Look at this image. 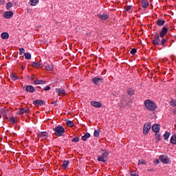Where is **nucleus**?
I'll return each instance as SVG.
<instances>
[{"mask_svg":"<svg viewBox=\"0 0 176 176\" xmlns=\"http://www.w3.org/2000/svg\"><path fill=\"white\" fill-rule=\"evenodd\" d=\"M144 105L148 111H155V109L157 108L156 103L151 100H146L144 101Z\"/></svg>","mask_w":176,"mask_h":176,"instance_id":"f257e3e1","label":"nucleus"},{"mask_svg":"<svg viewBox=\"0 0 176 176\" xmlns=\"http://www.w3.org/2000/svg\"><path fill=\"white\" fill-rule=\"evenodd\" d=\"M53 130L56 137H61L64 135V133H65V129L61 125H58V126H56L55 128L53 129Z\"/></svg>","mask_w":176,"mask_h":176,"instance_id":"f03ea898","label":"nucleus"},{"mask_svg":"<svg viewBox=\"0 0 176 176\" xmlns=\"http://www.w3.org/2000/svg\"><path fill=\"white\" fill-rule=\"evenodd\" d=\"M152 43L153 46H157L160 45V35L158 33H156L154 35V37L152 39Z\"/></svg>","mask_w":176,"mask_h":176,"instance_id":"7ed1b4c3","label":"nucleus"},{"mask_svg":"<svg viewBox=\"0 0 176 176\" xmlns=\"http://www.w3.org/2000/svg\"><path fill=\"white\" fill-rule=\"evenodd\" d=\"M91 82H93L94 85H101V83L104 82V78H100V76H96L91 79Z\"/></svg>","mask_w":176,"mask_h":176,"instance_id":"20e7f679","label":"nucleus"},{"mask_svg":"<svg viewBox=\"0 0 176 176\" xmlns=\"http://www.w3.org/2000/svg\"><path fill=\"white\" fill-rule=\"evenodd\" d=\"M151 127L152 126H151L150 122H146L144 124V127H143V133L145 135H146V134H148V133H149Z\"/></svg>","mask_w":176,"mask_h":176,"instance_id":"39448f33","label":"nucleus"},{"mask_svg":"<svg viewBox=\"0 0 176 176\" xmlns=\"http://www.w3.org/2000/svg\"><path fill=\"white\" fill-rule=\"evenodd\" d=\"M98 17H99L100 20L105 21V20H108V19H109V15L107 12H104V13L100 12V14H98Z\"/></svg>","mask_w":176,"mask_h":176,"instance_id":"423d86ee","label":"nucleus"},{"mask_svg":"<svg viewBox=\"0 0 176 176\" xmlns=\"http://www.w3.org/2000/svg\"><path fill=\"white\" fill-rule=\"evenodd\" d=\"M160 160L164 164H168L170 162V160L168 159V157L166 155H162L160 156Z\"/></svg>","mask_w":176,"mask_h":176,"instance_id":"0eeeda50","label":"nucleus"},{"mask_svg":"<svg viewBox=\"0 0 176 176\" xmlns=\"http://www.w3.org/2000/svg\"><path fill=\"white\" fill-rule=\"evenodd\" d=\"M4 19H12L13 17V12L12 11H6L3 13Z\"/></svg>","mask_w":176,"mask_h":176,"instance_id":"6e6552de","label":"nucleus"},{"mask_svg":"<svg viewBox=\"0 0 176 176\" xmlns=\"http://www.w3.org/2000/svg\"><path fill=\"white\" fill-rule=\"evenodd\" d=\"M90 104L92 107H94V108H101V107H102L101 102L97 101H91Z\"/></svg>","mask_w":176,"mask_h":176,"instance_id":"1a4fd4ad","label":"nucleus"},{"mask_svg":"<svg viewBox=\"0 0 176 176\" xmlns=\"http://www.w3.org/2000/svg\"><path fill=\"white\" fill-rule=\"evenodd\" d=\"M168 32V29H167V28L166 27L162 28V30L160 33V38H164V36L166 35V34H167Z\"/></svg>","mask_w":176,"mask_h":176,"instance_id":"9d476101","label":"nucleus"},{"mask_svg":"<svg viewBox=\"0 0 176 176\" xmlns=\"http://www.w3.org/2000/svg\"><path fill=\"white\" fill-rule=\"evenodd\" d=\"M25 90L28 93H35V88L32 85H27Z\"/></svg>","mask_w":176,"mask_h":176,"instance_id":"9b49d317","label":"nucleus"},{"mask_svg":"<svg viewBox=\"0 0 176 176\" xmlns=\"http://www.w3.org/2000/svg\"><path fill=\"white\" fill-rule=\"evenodd\" d=\"M101 157H104L107 160V157H108L109 155V152L107 151L106 150H101L100 151Z\"/></svg>","mask_w":176,"mask_h":176,"instance_id":"f8f14e48","label":"nucleus"},{"mask_svg":"<svg viewBox=\"0 0 176 176\" xmlns=\"http://www.w3.org/2000/svg\"><path fill=\"white\" fill-rule=\"evenodd\" d=\"M152 130L154 133H159L160 131V125L155 124L152 126Z\"/></svg>","mask_w":176,"mask_h":176,"instance_id":"ddd939ff","label":"nucleus"},{"mask_svg":"<svg viewBox=\"0 0 176 176\" xmlns=\"http://www.w3.org/2000/svg\"><path fill=\"white\" fill-rule=\"evenodd\" d=\"M38 137L43 138V140H46V138H47V132H40L38 134Z\"/></svg>","mask_w":176,"mask_h":176,"instance_id":"4468645a","label":"nucleus"},{"mask_svg":"<svg viewBox=\"0 0 176 176\" xmlns=\"http://www.w3.org/2000/svg\"><path fill=\"white\" fill-rule=\"evenodd\" d=\"M34 105H45V100H36L33 101Z\"/></svg>","mask_w":176,"mask_h":176,"instance_id":"2eb2a0df","label":"nucleus"},{"mask_svg":"<svg viewBox=\"0 0 176 176\" xmlns=\"http://www.w3.org/2000/svg\"><path fill=\"white\" fill-rule=\"evenodd\" d=\"M33 68H42L43 67V65L39 62L37 63H32V64Z\"/></svg>","mask_w":176,"mask_h":176,"instance_id":"dca6fc26","label":"nucleus"},{"mask_svg":"<svg viewBox=\"0 0 176 176\" xmlns=\"http://www.w3.org/2000/svg\"><path fill=\"white\" fill-rule=\"evenodd\" d=\"M56 93H58V96H65V91L61 88L56 89Z\"/></svg>","mask_w":176,"mask_h":176,"instance_id":"f3484780","label":"nucleus"},{"mask_svg":"<svg viewBox=\"0 0 176 176\" xmlns=\"http://www.w3.org/2000/svg\"><path fill=\"white\" fill-rule=\"evenodd\" d=\"M166 23V21H164V19H158L156 21V24L159 25V27H162V25H164V24Z\"/></svg>","mask_w":176,"mask_h":176,"instance_id":"a211bd4d","label":"nucleus"},{"mask_svg":"<svg viewBox=\"0 0 176 176\" xmlns=\"http://www.w3.org/2000/svg\"><path fill=\"white\" fill-rule=\"evenodd\" d=\"M30 6H36L39 3V0H30Z\"/></svg>","mask_w":176,"mask_h":176,"instance_id":"6ab92c4d","label":"nucleus"},{"mask_svg":"<svg viewBox=\"0 0 176 176\" xmlns=\"http://www.w3.org/2000/svg\"><path fill=\"white\" fill-rule=\"evenodd\" d=\"M1 115H5L6 113H9V110L6 109V107H3L0 109Z\"/></svg>","mask_w":176,"mask_h":176,"instance_id":"aec40b11","label":"nucleus"},{"mask_svg":"<svg viewBox=\"0 0 176 176\" xmlns=\"http://www.w3.org/2000/svg\"><path fill=\"white\" fill-rule=\"evenodd\" d=\"M170 144H173V145H176V135H173L170 138Z\"/></svg>","mask_w":176,"mask_h":176,"instance_id":"412c9836","label":"nucleus"},{"mask_svg":"<svg viewBox=\"0 0 176 176\" xmlns=\"http://www.w3.org/2000/svg\"><path fill=\"white\" fill-rule=\"evenodd\" d=\"M149 5V2L148 1L142 0V8H148V6Z\"/></svg>","mask_w":176,"mask_h":176,"instance_id":"4be33fe9","label":"nucleus"},{"mask_svg":"<svg viewBox=\"0 0 176 176\" xmlns=\"http://www.w3.org/2000/svg\"><path fill=\"white\" fill-rule=\"evenodd\" d=\"M1 36L2 39H8L9 38V33H8V32H3L1 34Z\"/></svg>","mask_w":176,"mask_h":176,"instance_id":"5701e85b","label":"nucleus"},{"mask_svg":"<svg viewBox=\"0 0 176 176\" xmlns=\"http://www.w3.org/2000/svg\"><path fill=\"white\" fill-rule=\"evenodd\" d=\"M170 132H168V131L165 132V133L163 135L165 141H167V140H168V138H170Z\"/></svg>","mask_w":176,"mask_h":176,"instance_id":"b1692460","label":"nucleus"},{"mask_svg":"<svg viewBox=\"0 0 176 176\" xmlns=\"http://www.w3.org/2000/svg\"><path fill=\"white\" fill-rule=\"evenodd\" d=\"M135 91L133 88H129L127 89V94L129 96H134Z\"/></svg>","mask_w":176,"mask_h":176,"instance_id":"393cba45","label":"nucleus"},{"mask_svg":"<svg viewBox=\"0 0 176 176\" xmlns=\"http://www.w3.org/2000/svg\"><path fill=\"white\" fill-rule=\"evenodd\" d=\"M46 81L43 80H35L34 81V85H45Z\"/></svg>","mask_w":176,"mask_h":176,"instance_id":"a878e982","label":"nucleus"},{"mask_svg":"<svg viewBox=\"0 0 176 176\" xmlns=\"http://www.w3.org/2000/svg\"><path fill=\"white\" fill-rule=\"evenodd\" d=\"M87 138H90V134L89 133H86L85 135L82 137V141H87Z\"/></svg>","mask_w":176,"mask_h":176,"instance_id":"bb28decb","label":"nucleus"},{"mask_svg":"<svg viewBox=\"0 0 176 176\" xmlns=\"http://www.w3.org/2000/svg\"><path fill=\"white\" fill-rule=\"evenodd\" d=\"M97 160L98 162H102L103 163H107L106 159L102 156H98Z\"/></svg>","mask_w":176,"mask_h":176,"instance_id":"cd10ccee","label":"nucleus"},{"mask_svg":"<svg viewBox=\"0 0 176 176\" xmlns=\"http://www.w3.org/2000/svg\"><path fill=\"white\" fill-rule=\"evenodd\" d=\"M68 164H69V161L67 160H65L63 162V164L62 165V167H63V168H67L68 167Z\"/></svg>","mask_w":176,"mask_h":176,"instance_id":"c85d7f7f","label":"nucleus"},{"mask_svg":"<svg viewBox=\"0 0 176 176\" xmlns=\"http://www.w3.org/2000/svg\"><path fill=\"white\" fill-rule=\"evenodd\" d=\"M12 6H13V4H12L11 2H8V3L6 4V9L7 10H10V8H12Z\"/></svg>","mask_w":176,"mask_h":176,"instance_id":"c756f323","label":"nucleus"},{"mask_svg":"<svg viewBox=\"0 0 176 176\" xmlns=\"http://www.w3.org/2000/svg\"><path fill=\"white\" fill-rule=\"evenodd\" d=\"M155 138H157V140L155 141V142H159L160 141H162V138H160L161 137L160 134L155 133Z\"/></svg>","mask_w":176,"mask_h":176,"instance_id":"7c9ffc66","label":"nucleus"},{"mask_svg":"<svg viewBox=\"0 0 176 176\" xmlns=\"http://www.w3.org/2000/svg\"><path fill=\"white\" fill-rule=\"evenodd\" d=\"M133 8V6H125L124 9L125 12H130V10Z\"/></svg>","mask_w":176,"mask_h":176,"instance_id":"2f4dec72","label":"nucleus"},{"mask_svg":"<svg viewBox=\"0 0 176 176\" xmlns=\"http://www.w3.org/2000/svg\"><path fill=\"white\" fill-rule=\"evenodd\" d=\"M25 60H31V54L30 52L25 53Z\"/></svg>","mask_w":176,"mask_h":176,"instance_id":"473e14b6","label":"nucleus"},{"mask_svg":"<svg viewBox=\"0 0 176 176\" xmlns=\"http://www.w3.org/2000/svg\"><path fill=\"white\" fill-rule=\"evenodd\" d=\"M47 71H53V65L50 64L45 67Z\"/></svg>","mask_w":176,"mask_h":176,"instance_id":"72a5a7b5","label":"nucleus"},{"mask_svg":"<svg viewBox=\"0 0 176 176\" xmlns=\"http://www.w3.org/2000/svg\"><path fill=\"white\" fill-rule=\"evenodd\" d=\"M30 112V109L29 108H23L22 109V113L24 115V113H28Z\"/></svg>","mask_w":176,"mask_h":176,"instance_id":"f704fd0d","label":"nucleus"},{"mask_svg":"<svg viewBox=\"0 0 176 176\" xmlns=\"http://www.w3.org/2000/svg\"><path fill=\"white\" fill-rule=\"evenodd\" d=\"M67 124L69 127H74V122L69 120L67 122Z\"/></svg>","mask_w":176,"mask_h":176,"instance_id":"c9c22d12","label":"nucleus"},{"mask_svg":"<svg viewBox=\"0 0 176 176\" xmlns=\"http://www.w3.org/2000/svg\"><path fill=\"white\" fill-rule=\"evenodd\" d=\"M94 137H100V130H95L94 133Z\"/></svg>","mask_w":176,"mask_h":176,"instance_id":"e433bc0d","label":"nucleus"},{"mask_svg":"<svg viewBox=\"0 0 176 176\" xmlns=\"http://www.w3.org/2000/svg\"><path fill=\"white\" fill-rule=\"evenodd\" d=\"M141 164H146V161H145L144 160H139L138 165L140 166Z\"/></svg>","mask_w":176,"mask_h":176,"instance_id":"4c0bfd02","label":"nucleus"},{"mask_svg":"<svg viewBox=\"0 0 176 176\" xmlns=\"http://www.w3.org/2000/svg\"><path fill=\"white\" fill-rule=\"evenodd\" d=\"M10 76L12 80H17V79H19V77L14 74H11Z\"/></svg>","mask_w":176,"mask_h":176,"instance_id":"58836bf2","label":"nucleus"},{"mask_svg":"<svg viewBox=\"0 0 176 176\" xmlns=\"http://www.w3.org/2000/svg\"><path fill=\"white\" fill-rule=\"evenodd\" d=\"M25 53V50L24 48H21L19 50V54L20 56H23V54Z\"/></svg>","mask_w":176,"mask_h":176,"instance_id":"ea45409f","label":"nucleus"},{"mask_svg":"<svg viewBox=\"0 0 176 176\" xmlns=\"http://www.w3.org/2000/svg\"><path fill=\"white\" fill-rule=\"evenodd\" d=\"M166 42H167V39L166 38H163L162 41H161V45L162 46H165L164 45H166Z\"/></svg>","mask_w":176,"mask_h":176,"instance_id":"a19ab883","label":"nucleus"},{"mask_svg":"<svg viewBox=\"0 0 176 176\" xmlns=\"http://www.w3.org/2000/svg\"><path fill=\"white\" fill-rule=\"evenodd\" d=\"M10 121L12 123V124H14V123H16V120H14V117H11L10 118Z\"/></svg>","mask_w":176,"mask_h":176,"instance_id":"79ce46f5","label":"nucleus"},{"mask_svg":"<svg viewBox=\"0 0 176 176\" xmlns=\"http://www.w3.org/2000/svg\"><path fill=\"white\" fill-rule=\"evenodd\" d=\"M73 142H79V137H76L72 140Z\"/></svg>","mask_w":176,"mask_h":176,"instance_id":"37998d69","label":"nucleus"},{"mask_svg":"<svg viewBox=\"0 0 176 176\" xmlns=\"http://www.w3.org/2000/svg\"><path fill=\"white\" fill-rule=\"evenodd\" d=\"M137 53V50L135 48H133L131 50V54H135Z\"/></svg>","mask_w":176,"mask_h":176,"instance_id":"c03bdc74","label":"nucleus"},{"mask_svg":"<svg viewBox=\"0 0 176 176\" xmlns=\"http://www.w3.org/2000/svg\"><path fill=\"white\" fill-rule=\"evenodd\" d=\"M170 105H171L172 107H176V101L174 100H171V102H170Z\"/></svg>","mask_w":176,"mask_h":176,"instance_id":"a18cd8bd","label":"nucleus"},{"mask_svg":"<svg viewBox=\"0 0 176 176\" xmlns=\"http://www.w3.org/2000/svg\"><path fill=\"white\" fill-rule=\"evenodd\" d=\"M43 90H44L45 91H47V90H50V86H49V85L46 86V87L43 89Z\"/></svg>","mask_w":176,"mask_h":176,"instance_id":"49530a36","label":"nucleus"},{"mask_svg":"<svg viewBox=\"0 0 176 176\" xmlns=\"http://www.w3.org/2000/svg\"><path fill=\"white\" fill-rule=\"evenodd\" d=\"M17 115H23V110H22V109L19 110V111H17Z\"/></svg>","mask_w":176,"mask_h":176,"instance_id":"de8ad7c7","label":"nucleus"},{"mask_svg":"<svg viewBox=\"0 0 176 176\" xmlns=\"http://www.w3.org/2000/svg\"><path fill=\"white\" fill-rule=\"evenodd\" d=\"M8 113H6V114H3L2 115V116H3V119H8V115H7Z\"/></svg>","mask_w":176,"mask_h":176,"instance_id":"09e8293b","label":"nucleus"},{"mask_svg":"<svg viewBox=\"0 0 176 176\" xmlns=\"http://www.w3.org/2000/svg\"><path fill=\"white\" fill-rule=\"evenodd\" d=\"M154 163H155V164H159V163H160V161L159 160H156Z\"/></svg>","mask_w":176,"mask_h":176,"instance_id":"8fccbe9b","label":"nucleus"},{"mask_svg":"<svg viewBox=\"0 0 176 176\" xmlns=\"http://www.w3.org/2000/svg\"><path fill=\"white\" fill-rule=\"evenodd\" d=\"M0 3L3 5L5 3V0H0Z\"/></svg>","mask_w":176,"mask_h":176,"instance_id":"3c124183","label":"nucleus"},{"mask_svg":"<svg viewBox=\"0 0 176 176\" xmlns=\"http://www.w3.org/2000/svg\"><path fill=\"white\" fill-rule=\"evenodd\" d=\"M147 171H148L149 173L152 172V171H155V169L151 168V169H148Z\"/></svg>","mask_w":176,"mask_h":176,"instance_id":"603ef678","label":"nucleus"},{"mask_svg":"<svg viewBox=\"0 0 176 176\" xmlns=\"http://www.w3.org/2000/svg\"><path fill=\"white\" fill-rule=\"evenodd\" d=\"M54 105H56L57 106V100L54 101V102H52V103Z\"/></svg>","mask_w":176,"mask_h":176,"instance_id":"864d4df0","label":"nucleus"},{"mask_svg":"<svg viewBox=\"0 0 176 176\" xmlns=\"http://www.w3.org/2000/svg\"><path fill=\"white\" fill-rule=\"evenodd\" d=\"M131 176H138L137 173H131Z\"/></svg>","mask_w":176,"mask_h":176,"instance_id":"5fc2aeb1","label":"nucleus"},{"mask_svg":"<svg viewBox=\"0 0 176 176\" xmlns=\"http://www.w3.org/2000/svg\"><path fill=\"white\" fill-rule=\"evenodd\" d=\"M173 113L175 115H176V108L173 109Z\"/></svg>","mask_w":176,"mask_h":176,"instance_id":"6e6d98bb","label":"nucleus"},{"mask_svg":"<svg viewBox=\"0 0 176 176\" xmlns=\"http://www.w3.org/2000/svg\"><path fill=\"white\" fill-rule=\"evenodd\" d=\"M22 69H24V67L22 66Z\"/></svg>","mask_w":176,"mask_h":176,"instance_id":"4d7b16f0","label":"nucleus"}]
</instances>
